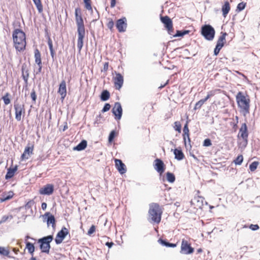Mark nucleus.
Wrapping results in <instances>:
<instances>
[{
    "mask_svg": "<svg viewBox=\"0 0 260 260\" xmlns=\"http://www.w3.org/2000/svg\"><path fill=\"white\" fill-rule=\"evenodd\" d=\"M75 15L78 33L77 48L79 51H80L83 45V39L85 36V29L81 15V10L79 7L75 9Z\"/></svg>",
    "mask_w": 260,
    "mask_h": 260,
    "instance_id": "f257e3e1",
    "label": "nucleus"
},
{
    "mask_svg": "<svg viewBox=\"0 0 260 260\" xmlns=\"http://www.w3.org/2000/svg\"><path fill=\"white\" fill-rule=\"evenodd\" d=\"M12 37L16 50L19 52L24 50L26 43V36L23 31L19 28L15 29L12 34Z\"/></svg>",
    "mask_w": 260,
    "mask_h": 260,
    "instance_id": "f03ea898",
    "label": "nucleus"
},
{
    "mask_svg": "<svg viewBox=\"0 0 260 260\" xmlns=\"http://www.w3.org/2000/svg\"><path fill=\"white\" fill-rule=\"evenodd\" d=\"M236 99L240 112L244 116L249 114L250 102L249 95L242 91H239L236 96Z\"/></svg>",
    "mask_w": 260,
    "mask_h": 260,
    "instance_id": "7ed1b4c3",
    "label": "nucleus"
},
{
    "mask_svg": "<svg viewBox=\"0 0 260 260\" xmlns=\"http://www.w3.org/2000/svg\"><path fill=\"white\" fill-rule=\"evenodd\" d=\"M163 211L158 203H152L149 204L148 215L151 222L159 223L161 221Z\"/></svg>",
    "mask_w": 260,
    "mask_h": 260,
    "instance_id": "20e7f679",
    "label": "nucleus"
},
{
    "mask_svg": "<svg viewBox=\"0 0 260 260\" xmlns=\"http://www.w3.org/2000/svg\"><path fill=\"white\" fill-rule=\"evenodd\" d=\"M53 240V235L44 236L38 240L39 247L42 252L49 254L51 248L50 243Z\"/></svg>",
    "mask_w": 260,
    "mask_h": 260,
    "instance_id": "39448f33",
    "label": "nucleus"
},
{
    "mask_svg": "<svg viewBox=\"0 0 260 260\" xmlns=\"http://www.w3.org/2000/svg\"><path fill=\"white\" fill-rule=\"evenodd\" d=\"M201 34L208 41H211L215 37V30L210 24H204L201 28Z\"/></svg>",
    "mask_w": 260,
    "mask_h": 260,
    "instance_id": "423d86ee",
    "label": "nucleus"
},
{
    "mask_svg": "<svg viewBox=\"0 0 260 260\" xmlns=\"http://www.w3.org/2000/svg\"><path fill=\"white\" fill-rule=\"evenodd\" d=\"M160 20L161 22L164 24V26L167 29L169 35H173V22L171 19L168 16H161Z\"/></svg>",
    "mask_w": 260,
    "mask_h": 260,
    "instance_id": "0eeeda50",
    "label": "nucleus"
},
{
    "mask_svg": "<svg viewBox=\"0 0 260 260\" xmlns=\"http://www.w3.org/2000/svg\"><path fill=\"white\" fill-rule=\"evenodd\" d=\"M194 251V248H192L187 241L183 239L181 243L180 252L185 254H189L192 253Z\"/></svg>",
    "mask_w": 260,
    "mask_h": 260,
    "instance_id": "6e6552de",
    "label": "nucleus"
},
{
    "mask_svg": "<svg viewBox=\"0 0 260 260\" xmlns=\"http://www.w3.org/2000/svg\"><path fill=\"white\" fill-rule=\"evenodd\" d=\"M69 234L68 230L64 226L62 227L61 230L59 231L55 239V242L56 244H60L66 237Z\"/></svg>",
    "mask_w": 260,
    "mask_h": 260,
    "instance_id": "1a4fd4ad",
    "label": "nucleus"
},
{
    "mask_svg": "<svg viewBox=\"0 0 260 260\" xmlns=\"http://www.w3.org/2000/svg\"><path fill=\"white\" fill-rule=\"evenodd\" d=\"M112 112L116 120H120L122 115V108L119 102H116L112 109Z\"/></svg>",
    "mask_w": 260,
    "mask_h": 260,
    "instance_id": "9d476101",
    "label": "nucleus"
},
{
    "mask_svg": "<svg viewBox=\"0 0 260 260\" xmlns=\"http://www.w3.org/2000/svg\"><path fill=\"white\" fill-rule=\"evenodd\" d=\"M54 190V186L52 184H47L39 189V193L42 195L50 196Z\"/></svg>",
    "mask_w": 260,
    "mask_h": 260,
    "instance_id": "9b49d317",
    "label": "nucleus"
},
{
    "mask_svg": "<svg viewBox=\"0 0 260 260\" xmlns=\"http://www.w3.org/2000/svg\"><path fill=\"white\" fill-rule=\"evenodd\" d=\"M116 27L120 32L125 31L127 27L126 18L124 17L118 19L116 22Z\"/></svg>",
    "mask_w": 260,
    "mask_h": 260,
    "instance_id": "f8f14e48",
    "label": "nucleus"
},
{
    "mask_svg": "<svg viewBox=\"0 0 260 260\" xmlns=\"http://www.w3.org/2000/svg\"><path fill=\"white\" fill-rule=\"evenodd\" d=\"M154 168L160 175H161L165 170V165L163 161L159 159L156 158L154 161Z\"/></svg>",
    "mask_w": 260,
    "mask_h": 260,
    "instance_id": "ddd939ff",
    "label": "nucleus"
},
{
    "mask_svg": "<svg viewBox=\"0 0 260 260\" xmlns=\"http://www.w3.org/2000/svg\"><path fill=\"white\" fill-rule=\"evenodd\" d=\"M43 217L46 219V221L47 222V224L48 227L49 226L50 224H51L52 227L53 229L55 228V223L56 220L55 218L52 214H51L50 212H46L43 215Z\"/></svg>",
    "mask_w": 260,
    "mask_h": 260,
    "instance_id": "4468645a",
    "label": "nucleus"
},
{
    "mask_svg": "<svg viewBox=\"0 0 260 260\" xmlns=\"http://www.w3.org/2000/svg\"><path fill=\"white\" fill-rule=\"evenodd\" d=\"M14 108L15 111V118L17 121H20L22 112L24 113V105L18 103H14Z\"/></svg>",
    "mask_w": 260,
    "mask_h": 260,
    "instance_id": "2eb2a0df",
    "label": "nucleus"
},
{
    "mask_svg": "<svg viewBox=\"0 0 260 260\" xmlns=\"http://www.w3.org/2000/svg\"><path fill=\"white\" fill-rule=\"evenodd\" d=\"M204 198L201 197H195L190 201V203L194 208L202 209L203 206Z\"/></svg>",
    "mask_w": 260,
    "mask_h": 260,
    "instance_id": "dca6fc26",
    "label": "nucleus"
},
{
    "mask_svg": "<svg viewBox=\"0 0 260 260\" xmlns=\"http://www.w3.org/2000/svg\"><path fill=\"white\" fill-rule=\"evenodd\" d=\"M243 139V140L247 143L248 132L247 129V125L245 123L242 124L241 127L240 128L239 135Z\"/></svg>",
    "mask_w": 260,
    "mask_h": 260,
    "instance_id": "f3484780",
    "label": "nucleus"
},
{
    "mask_svg": "<svg viewBox=\"0 0 260 260\" xmlns=\"http://www.w3.org/2000/svg\"><path fill=\"white\" fill-rule=\"evenodd\" d=\"M116 73V77L114 78V85L117 89H120L123 83V77L120 73Z\"/></svg>",
    "mask_w": 260,
    "mask_h": 260,
    "instance_id": "a211bd4d",
    "label": "nucleus"
},
{
    "mask_svg": "<svg viewBox=\"0 0 260 260\" xmlns=\"http://www.w3.org/2000/svg\"><path fill=\"white\" fill-rule=\"evenodd\" d=\"M34 150V145L29 146V144L24 149L23 153L21 156L22 160L28 159L30 156V155L32 154Z\"/></svg>",
    "mask_w": 260,
    "mask_h": 260,
    "instance_id": "6ab92c4d",
    "label": "nucleus"
},
{
    "mask_svg": "<svg viewBox=\"0 0 260 260\" xmlns=\"http://www.w3.org/2000/svg\"><path fill=\"white\" fill-rule=\"evenodd\" d=\"M115 163L116 169L121 174H123L126 172V166L121 160L115 159Z\"/></svg>",
    "mask_w": 260,
    "mask_h": 260,
    "instance_id": "aec40b11",
    "label": "nucleus"
},
{
    "mask_svg": "<svg viewBox=\"0 0 260 260\" xmlns=\"http://www.w3.org/2000/svg\"><path fill=\"white\" fill-rule=\"evenodd\" d=\"M58 92L61 95L62 100H63L67 94L66 83L62 80L59 84Z\"/></svg>",
    "mask_w": 260,
    "mask_h": 260,
    "instance_id": "412c9836",
    "label": "nucleus"
},
{
    "mask_svg": "<svg viewBox=\"0 0 260 260\" xmlns=\"http://www.w3.org/2000/svg\"><path fill=\"white\" fill-rule=\"evenodd\" d=\"M22 77L26 84H27L29 77L28 70L26 69V65L24 63L21 67Z\"/></svg>",
    "mask_w": 260,
    "mask_h": 260,
    "instance_id": "4be33fe9",
    "label": "nucleus"
},
{
    "mask_svg": "<svg viewBox=\"0 0 260 260\" xmlns=\"http://www.w3.org/2000/svg\"><path fill=\"white\" fill-rule=\"evenodd\" d=\"M14 193L13 191H10L8 192H4L2 197L0 198V202L2 203L6 201L9 200L12 198Z\"/></svg>",
    "mask_w": 260,
    "mask_h": 260,
    "instance_id": "5701e85b",
    "label": "nucleus"
},
{
    "mask_svg": "<svg viewBox=\"0 0 260 260\" xmlns=\"http://www.w3.org/2000/svg\"><path fill=\"white\" fill-rule=\"evenodd\" d=\"M17 170V166H15L14 168H9L7 170V174L5 175V179L6 180H8L12 178L14 176L15 173L16 172Z\"/></svg>",
    "mask_w": 260,
    "mask_h": 260,
    "instance_id": "b1692460",
    "label": "nucleus"
},
{
    "mask_svg": "<svg viewBox=\"0 0 260 260\" xmlns=\"http://www.w3.org/2000/svg\"><path fill=\"white\" fill-rule=\"evenodd\" d=\"M87 144V141L85 140H83L76 146L74 147L73 150L77 151L83 150L85 149Z\"/></svg>",
    "mask_w": 260,
    "mask_h": 260,
    "instance_id": "393cba45",
    "label": "nucleus"
},
{
    "mask_svg": "<svg viewBox=\"0 0 260 260\" xmlns=\"http://www.w3.org/2000/svg\"><path fill=\"white\" fill-rule=\"evenodd\" d=\"M174 154L175 155V158L178 160H181L184 157V155L181 149H175L174 150Z\"/></svg>",
    "mask_w": 260,
    "mask_h": 260,
    "instance_id": "a878e982",
    "label": "nucleus"
},
{
    "mask_svg": "<svg viewBox=\"0 0 260 260\" xmlns=\"http://www.w3.org/2000/svg\"><path fill=\"white\" fill-rule=\"evenodd\" d=\"M221 10L223 16L225 17L230 10V5L228 1L224 2V5L222 7Z\"/></svg>",
    "mask_w": 260,
    "mask_h": 260,
    "instance_id": "bb28decb",
    "label": "nucleus"
},
{
    "mask_svg": "<svg viewBox=\"0 0 260 260\" xmlns=\"http://www.w3.org/2000/svg\"><path fill=\"white\" fill-rule=\"evenodd\" d=\"M158 242L159 243H160L161 245L165 246L167 247H175L177 246L176 244L172 243L169 242L167 240H164L162 239H159L158 240Z\"/></svg>",
    "mask_w": 260,
    "mask_h": 260,
    "instance_id": "cd10ccee",
    "label": "nucleus"
},
{
    "mask_svg": "<svg viewBox=\"0 0 260 260\" xmlns=\"http://www.w3.org/2000/svg\"><path fill=\"white\" fill-rule=\"evenodd\" d=\"M183 131V133H184L183 135V141H184V145H185V146L186 148H187V143L186 142V137L188 138V135H189V129H188V127L187 123H186L184 125Z\"/></svg>",
    "mask_w": 260,
    "mask_h": 260,
    "instance_id": "c85d7f7f",
    "label": "nucleus"
},
{
    "mask_svg": "<svg viewBox=\"0 0 260 260\" xmlns=\"http://www.w3.org/2000/svg\"><path fill=\"white\" fill-rule=\"evenodd\" d=\"M41 55L39 50L36 48L35 50V62L38 64V66H40L42 64Z\"/></svg>",
    "mask_w": 260,
    "mask_h": 260,
    "instance_id": "c756f323",
    "label": "nucleus"
},
{
    "mask_svg": "<svg viewBox=\"0 0 260 260\" xmlns=\"http://www.w3.org/2000/svg\"><path fill=\"white\" fill-rule=\"evenodd\" d=\"M26 248L27 249L28 253L31 255L33 256L34 254V252L35 251V247L34 244L29 242H26Z\"/></svg>",
    "mask_w": 260,
    "mask_h": 260,
    "instance_id": "7c9ffc66",
    "label": "nucleus"
},
{
    "mask_svg": "<svg viewBox=\"0 0 260 260\" xmlns=\"http://www.w3.org/2000/svg\"><path fill=\"white\" fill-rule=\"evenodd\" d=\"M190 32V30H177L176 31V34H174V32H173V35H171L174 37H183L184 36L188 34Z\"/></svg>",
    "mask_w": 260,
    "mask_h": 260,
    "instance_id": "2f4dec72",
    "label": "nucleus"
},
{
    "mask_svg": "<svg viewBox=\"0 0 260 260\" xmlns=\"http://www.w3.org/2000/svg\"><path fill=\"white\" fill-rule=\"evenodd\" d=\"M110 96V94L107 90H104L101 94L100 99L102 101H107Z\"/></svg>",
    "mask_w": 260,
    "mask_h": 260,
    "instance_id": "473e14b6",
    "label": "nucleus"
},
{
    "mask_svg": "<svg viewBox=\"0 0 260 260\" xmlns=\"http://www.w3.org/2000/svg\"><path fill=\"white\" fill-rule=\"evenodd\" d=\"M167 180L170 183H173L175 181V176L174 174L171 172L166 173Z\"/></svg>",
    "mask_w": 260,
    "mask_h": 260,
    "instance_id": "72a5a7b5",
    "label": "nucleus"
},
{
    "mask_svg": "<svg viewBox=\"0 0 260 260\" xmlns=\"http://www.w3.org/2000/svg\"><path fill=\"white\" fill-rule=\"evenodd\" d=\"M32 1L36 5L39 12H42L43 9L41 0H32Z\"/></svg>",
    "mask_w": 260,
    "mask_h": 260,
    "instance_id": "f704fd0d",
    "label": "nucleus"
},
{
    "mask_svg": "<svg viewBox=\"0 0 260 260\" xmlns=\"http://www.w3.org/2000/svg\"><path fill=\"white\" fill-rule=\"evenodd\" d=\"M85 5V8L89 11L92 12V8L91 6V0H83Z\"/></svg>",
    "mask_w": 260,
    "mask_h": 260,
    "instance_id": "c9c22d12",
    "label": "nucleus"
},
{
    "mask_svg": "<svg viewBox=\"0 0 260 260\" xmlns=\"http://www.w3.org/2000/svg\"><path fill=\"white\" fill-rule=\"evenodd\" d=\"M223 46V44H220V43L217 42L215 48H214V55L217 56L219 54L220 50Z\"/></svg>",
    "mask_w": 260,
    "mask_h": 260,
    "instance_id": "e433bc0d",
    "label": "nucleus"
},
{
    "mask_svg": "<svg viewBox=\"0 0 260 260\" xmlns=\"http://www.w3.org/2000/svg\"><path fill=\"white\" fill-rule=\"evenodd\" d=\"M10 251L8 249H6L4 247H1L0 246V254L9 257H12L11 256L9 255Z\"/></svg>",
    "mask_w": 260,
    "mask_h": 260,
    "instance_id": "4c0bfd02",
    "label": "nucleus"
},
{
    "mask_svg": "<svg viewBox=\"0 0 260 260\" xmlns=\"http://www.w3.org/2000/svg\"><path fill=\"white\" fill-rule=\"evenodd\" d=\"M246 5V3H245L243 2L240 3L237 5L236 11H238V12H240V11L243 10L245 9Z\"/></svg>",
    "mask_w": 260,
    "mask_h": 260,
    "instance_id": "58836bf2",
    "label": "nucleus"
},
{
    "mask_svg": "<svg viewBox=\"0 0 260 260\" xmlns=\"http://www.w3.org/2000/svg\"><path fill=\"white\" fill-rule=\"evenodd\" d=\"M258 165V162L254 161L249 165V169L251 172L254 171Z\"/></svg>",
    "mask_w": 260,
    "mask_h": 260,
    "instance_id": "ea45409f",
    "label": "nucleus"
},
{
    "mask_svg": "<svg viewBox=\"0 0 260 260\" xmlns=\"http://www.w3.org/2000/svg\"><path fill=\"white\" fill-rule=\"evenodd\" d=\"M9 95H10V94L8 92H7L2 98V99L4 101V104L6 105H8V104H9L10 103V100L9 98Z\"/></svg>",
    "mask_w": 260,
    "mask_h": 260,
    "instance_id": "a19ab883",
    "label": "nucleus"
},
{
    "mask_svg": "<svg viewBox=\"0 0 260 260\" xmlns=\"http://www.w3.org/2000/svg\"><path fill=\"white\" fill-rule=\"evenodd\" d=\"M226 35L227 34L226 32L222 33V35L219 37L217 42L224 44V42L225 41V37Z\"/></svg>",
    "mask_w": 260,
    "mask_h": 260,
    "instance_id": "79ce46f5",
    "label": "nucleus"
},
{
    "mask_svg": "<svg viewBox=\"0 0 260 260\" xmlns=\"http://www.w3.org/2000/svg\"><path fill=\"white\" fill-rule=\"evenodd\" d=\"M243 160V157L242 155H239L234 161L236 165H240Z\"/></svg>",
    "mask_w": 260,
    "mask_h": 260,
    "instance_id": "37998d69",
    "label": "nucleus"
},
{
    "mask_svg": "<svg viewBox=\"0 0 260 260\" xmlns=\"http://www.w3.org/2000/svg\"><path fill=\"white\" fill-rule=\"evenodd\" d=\"M116 136V132L115 131H112L108 137V141L109 143H111L113 141L114 138Z\"/></svg>",
    "mask_w": 260,
    "mask_h": 260,
    "instance_id": "c03bdc74",
    "label": "nucleus"
},
{
    "mask_svg": "<svg viewBox=\"0 0 260 260\" xmlns=\"http://www.w3.org/2000/svg\"><path fill=\"white\" fill-rule=\"evenodd\" d=\"M204 103H205L204 102V101L202 100H200L199 101H198L195 104V106L194 107V110H196L198 109H200Z\"/></svg>",
    "mask_w": 260,
    "mask_h": 260,
    "instance_id": "a18cd8bd",
    "label": "nucleus"
},
{
    "mask_svg": "<svg viewBox=\"0 0 260 260\" xmlns=\"http://www.w3.org/2000/svg\"><path fill=\"white\" fill-rule=\"evenodd\" d=\"M12 218H13L12 215H9V216L5 215V216H3L2 217L1 220H0V224H2V223L5 222L8 219H10L11 220Z\"/></svg>",
    "mask_w": 260,
    "mask_h": 260,
    "instance_id": "49530a36",
    "label": "nucleus"
},
{
    "mask_svg": "<svg viewBox=\"0 0 260 260\" xmlns=\"http://www.w3.org/2000/svg\"><path fill=\"white\" fill-rule=\"evenodd\" d=\"M215 94L214 91H210L208 92L207 95L204 99H202L205 103L210 97L213 96Z\"/></svg>",
    "mask_w": 260,
    "mask_h": 260,
    "instance_id": "de8ad7c7",
    "label": "nucleus"
},
{
    "mask_svg": "<svg viewBox=\"0 0 260 260\" xmlns=\"http://www.w3.org/2000/svg\"><path fill=\"white\" fill-rule=\"evenodd\" d=\"M175 126H174V129L175 131L178 132L179 133L181 132V125L178 121H176L174 123Z\"/></svg>",
    "mask_w": 260,
    "mask_h": 260,
    "instance_id": "09e8293b",
    "label": "nucleus"
},
{
    "mask_svg": "<svg viewBox=\"0 0 260 260\" xmlns=\"http://www.w3.org/2000/svg\"><path fill=\"white\" fill-rule=\"evenodd\" d=\"M34 204V202L33 200H30L28 201L25 205V209H31L32 206Z\"/></svg>",
    "mask_w": 260,
    "mask_h": 260,
    "instance_id": "8fccbe9b",
    "label": "nucleus"
},
{
    "mask_svg": "<svg viewBox=\"0 0 260 260\" xmlns=\"http://www.w3.org/2000/svg\"><path fill=\"white\" fill-rule=\"evenodd\" d=\"M212 145L211 141L210 139H206L203 142V146L205 147H209Z\"/></svg>",
    "mask_w": 260,
    "mask_h": 260,
    "instance_id": "3c124183",
    "label": "nucleus"
},
{
    "mask_svg": "<svg viewBox=\"0 0 260 260\" xmlns=\"http://www.w3.org/2000/svg\"><path fill=\"white\" fill-rule=\"evenodd\" d=\"M110 108H111L110 104L109 103H106L102 110V112L103 113L107 112L108 111H109L110 110Z\"/></svg>",
    "mask_w": 260,
    "mask_h": 260,
    "instance_id": "603ef678",
    "label": "nucleus"
},
{
    "mask_svg": "<svg viewBox=\"0 0 260 260\" xmlns=\"http://www.w3.org/2000/svg\"><path fill=\"white\" fill-rule=\"evenodd\" d=\"M30 96L32 99L34 103H35L37 99V95L36 94V91L34 89H32L30 93Z\"/></svg>",
    "mask_w": 260,
    "mask_h": 260,
    "instance_id": "864d4df0",
    "label": "nucleus"
},
{
    "mask_svg": "<svg viewBox=\"0 0 260 260\" xmlns=\"http://www.w3.org/2000/svg\"><path fill=\"white\" fill-rule=\"evenodd\" d=\"M249 228L251 229L252 231H255L259 229V225L257 224H251L249 226Z\"/></svg>",
    "mask_w": 260,
    "mask_h": 260,
    "instance_id": "5fc2aeb1",
    "label": "nucleus"
},
{
    "mask_svg": "<svg viewBox=\"0 0 260 260\" xmlns=\"http://www.w3.org/2000/svg\"><path fill=\"white\" fill-rule=\"evenodd\" d=\"M95 231V227L94 225H92L91 226V227L90 228V229H89L88 231V235H91V234H92Z\"/></svg>",
    "mask_w": 260,
    "mask_h": 260,
    "instance_id": "6e6d98bb",
    "label": "nucleus"
},
{
    "mask_svg": "<svg viewBox=\"0 0 260 260\" xmlns=\"http://www.w3.org/2000/svg\"><path fill=\"white\" fill-rule=\"evenodd\" d=\"M114 25V22L112 20H111L110 21H109V22L107 23V27H108L109 29L112 30V28H113Z\"/></svg>",
    "mask_w": 260,
    "mask_h": 260,
    "instance_id": "4d7b16f0",
    "label": "nucleus"
},
{
    "mask_svg": "<svg viewBox=\"0 0 260 260\" xmlns=\"http://www.w3.org/2000/svg\"><path fill=\"white\" fill-rule=\"evenodd\" d=\"M109 63L108 62H106L104 64L103 69L102 70V72H107L108 69Z\"/></svg>",
    "mask_w": 260,
    "mask_h": 260,
    "instance_id": "13d9d810",
    "label": "nucleus"
},
{
    "mask_svg": "<svg viewBox=\"0 0 260 260\" xmlns=\"http://www.w3.org/2000/svg\"><path fill=\"white\" fill-rule=\"evenodd\" d=\"M187 142H188V144H187V148H186V149H190L191 147V146L190 145L191 141H190V139L189 138V135H188V138H187Z\"/></svg>",
    "mask_w": 260,
    "mask_h": 260,
    "instance_id": "bf43d9fd",
    "label": "nucleus"
},
{
    "mask_svg": "<svg viewBox=\"0 0 260 260\" xmlns=\"http://www.w3.org/2000/svg\"><path fill=\"white\" fill-rule=\"evenodd\" d=\"M113 245H114V243L112 242H107L106 243V245L109 248H111Z\"/></svg>",
    "mask_w": 260,
    "mask_h": 260,
    "instance_id": "052dcab7",
    "label": "nucleus"
},
{
    "mask_svg": "<svg viewBox=\"0 0 260 260\" xmlns=\"http://www.w3.org/2000/svg\"><path fill=\"white\" fill-rule=\"evenodd\" d=\"M116 0H111L110 6L111 8H113L115 6Z\"/></svg>",
    "mask_w": 260,
    "mask_h": 260,
    "instance_id": "680f3d73",
    "label": "nucleus"
},
{
    "mask_svg": "<svg viewBox=\"0 0 260 260\" xmlns=\"http://www.w3.org/2000/svg\"><path fill=\"white\" fill-rule=\"evenodd\" d=\"M47 204L45 202H43L42 203V205H41V207H42V209L43 210H45L47 208Z\"/></svg>",
    "mask_w": 260,
    "mask_h": 260,
    "instance_id": "e2e57ef3",
    "label": "nucleus"
},
{
    "mask_svg": "<svg viewBox=\"0 0 260 260\" xmlns=\"http://www.w3.org/2000/svg\"><path fill=\"white\" fill-rule=\"evenodd\" d=\"M42 64H41L40 66H39V69L36 72V74H40L42 72Z\"/></svg>",
    "mask_w": 260,
    "mask_h": 260,
    "instance_id": "0e129e2a",
    "label": "nucleus"
},
{
    "mask_svg": "<svg viewBox=\"0 0 260 260\" xmlns=\"http://www.w3.org/2000/svg\"><path fill=\"white\" fill-rule=\"evenodd\" d=\"M50 52V54H51V57H52L53 60H54V57H55V52H54V51H51Z\"/></svg>",
    "mask_w": 260,
    "mask_h": 260,
    "instance_id": "69168bd1",
    "label": "nucleus"
},
{
    "mask_svg": "<svg viewBox=\"0 0 260 260\" xmlns=\"http://www.w3.org/2000/svg\"><path fill=\"white\" fill-rule=\"evenodd\" d=\"M48 46H49L50 45H53L52 40L50 37H48Z\"/></svg>",
    "mask_w": 260,
    "mask_h": 260,
    "instance_id": "338daca9",
    "label": "nucleus"
},
{
    "mask_svg": "<svg viewBox=\"0 0 260 260\" xmlns=\"http://www.w3.org/2000/svg\"><path fill=\"white\" fill-rule=\"evenodd\" d=\"M68 128V125L67 123L66 122L65 125L63 126V128L62 129L63 131H65Z\"/></svg>",
    "mask_w": 260,
    "mask_h": 260,
    "instance_id": "774afa93",
    "label": "nucleus"
}]
</instances>
